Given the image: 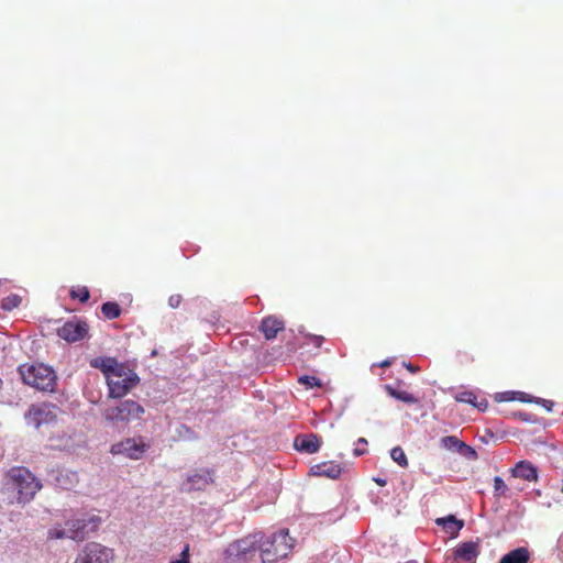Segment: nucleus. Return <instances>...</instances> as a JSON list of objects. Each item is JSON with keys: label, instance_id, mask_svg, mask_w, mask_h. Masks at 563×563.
<instances>
[{"label": "nucleus", "instance_id": "nucleus-1", "mask_svg": "<svg viewBox=\"0 0 563 563\" xmlns=\"http://www.w3.org/2000/svg\"><path fill=\"white\" fill-rule=\"evenodd\" d=\"M3 488L11 503H30L42 488L41 482L23 466L10 468L3 479Z\"/></svg>", "mask_w": 563, "mask_h": 563}, {"label": "nucleus", "instance_id": "nucleus-2", "mask_svg": "<svg viewBox=\"0 0 563 563\" xmlns=\"http://www.w3.org/2000/svg\"><path fill=\"white\" fill-rule=\"evenodd\" d=\"M19 373L24 384L41 391H54L56 386V374L51 366L43 363L19 366Z\"/></svg>", "mask_w": 563, "mask_h": 563}, {"label": "nucleus", "instance_id": "nucleus-3", "mask_svg": "<svg viewBox=\"0 0 563 563\" xmlns=\"http://www.w3.org/2000/svg\"><path fill=\"white\" fill-rule=\"evenodd\" d=\"M291 548L292 540L289 538L288 531L282 529L267 538H263L258 545V555L262 563H274L286 558Z\"/></svg>", "mask_w": 563, "mask_h": 563}, {"label": "nucleus", "instance_id": "nucleus-4", "mask_svg": "<svg viewBox=\"0 0 563 563\" xmlns=\"http://www.w3.org/2000/svg\"><path fill=\"white\" fill-rule=\"evenodd\" d=\"M144 413V408L134 400H123L118 406L108 408L103 411L104 419L117 427L121 423H128L131 420L139 419Z\"/></svg>", "mask_w": 563, "mask_h": 563}, {"label": "nucleus", "instance_id": "nucleus-5", "mask_svg": "<svg viewBox=\"0 0 563 563\" xmlns=\"http://www.w3.org/2000/svg\"><path fill=\"white\" fill-rule=\"evenodd\" d=\"M264 538L263 532L250 534L241 540L234 541L225 550L228 558L238 561H247L253 559L258 552V545Z\"/></svg>", "mask_w": 563, "mask_h": 563}, {"label": "nucleus", "instance_id": "nucleus-6", "mask_svg": "<svg viewBox=\"0 0 563 563\" xmlns=\"http://www.w3.org/2000/svg\"><path fill=\"white\" fill-rule=\"evenodd\" d=\"M140 383L137 374L125 367L123 376H113L107 379L110 398H121Z\"/></svg>", "mask_w": 563, "mask_h": 563}, {"label": "nucleus", "instance_id": "nucleus-7", "mask_svg": "<svg viewBox=\"0 0 563 563\" xmlns=\"http://www.w3.org/2000/svg\"><path fill=\"white\" fill-rule=\"evenodd\" d=\"M74 563H113V551L100 543H87Z\"/></svg>", "mask_w": 563, "mask_h": 563}, {"label": "nucleus", "instance_id": "nucleus-8", "mask_svg": "<svg viewBox=\"0 0 563 563\" xmlns=\"http://www.w3.org/2000/svg\"><path fill=\"white\" fill-rule=\"evenodd\" d=\"M148 448V444H146L141 438H128L113 444L110 452L113 455H122L132 460H139Z\"/></svg>", "mask_w": 563, "mask_h": 563}, {"label": "nucleus", "instance_id": "nucleus-9", "mask_svg": "<svg viewBox=\"0 0 563 563\" xmlns=\"http://www.w3.org/2000/svg\"><path fill=\"white\" fill-rule=\"evenodd\" d=\"M101 519L96 515L79 514L68 519L66 526L73 533L82 534V540L93 532L100 525Z\"/></svg>", "mask_w": 563, "mask_h": 563}, {"label": "nucleus", "instance_id": "nucleus-10", "mask_svg": "<svg viewBox=\"0 0 563 563\" xmlns=\"http://www.w3.org/2000/svg\"><path fill=\"white\" fill-rule=\"evenodd\" d=\"M27 426L38 429L42 424H48L55 419V415L46 405H32L24 415Z\"/></svg>", "mask_w": 563, "mask_h": 563}, {"label": "nucleus", "instance_id": "nucleus-11", "mask_svg": "<svg viewBox=\"0 0 563 563\" xmlns=\"http://www.w3.org/2000/svg\"><path fill=\"white\" fill-rule=\"evenodd\" d=\"M88 332V324L82 320H70L64 323L57 330V334L59 338L67 342H77L82 340Z\"/></svg>", "mask_w": 563, "mask_h": 563}, {"label": "nucleus", "instance_id": "nucleus-12", "mask_svg": "<svg viewBox=\"0 0 563 563\" xmlns=\"http://www.w3.org/2000/svg\"><path fill=\"white\" fill-rule=\"evenodd\" d=\"M213 482L212 473L209 470L200 468L188 475L181 484L183 492L203 490Z\"/></svg>", "mask_w": 563, "mask_h": 563}, {"label": "nucleus", "instance_id": "nucleus-13", "mask_svg": "<svg viewBox=\"0 0 563 563\" xmlns=\"http://www.w3.org/2000/svg\"><path fill=\"white\" fill-rule=\"evenodd\" d=\"M90 366L100 369L106 375V379L123 376L125 373V367L114 357H95L90 361Z\"/></svg>", "mask_w": 563, "mask_h": 563}, {"label": "nucleus", "instance_id": "nucleus-14", "mask_svg": "<svg viewBox=\"0 0 563 563\" xmlns=\"http://www.w3.org/2000/svg\"><path fill=\"white\" fill-rule=\"evenodd\" d=\"M294 445L299 452L313 454L319 451L321 440L316 433L298 434L295 438Z\"/></svg>", "mask_w": 563, "mask_h": 563}, {"label": "nucleus", "instance_id": "nucleus-15", "mask_svg": "<svg viewBox=\"0 0 563 563\" xmlns=\"http://www.w3.org/2000/svg\"><path fill=\"white\" fill-rule=\"evenodd\" d=\"M479 554L478 541H466L459 544L454 550V559L466 563H475Z\"/></svg>", "mask_w": 563, "mask_h": 563}, {"label": "nucleus", "instance_id": "nucleus-16", "mask_svg": "<svg viewBox=\"0 0 563 563\" xmlns=\"http://www.w3.org/2000/svg\"><path fill=\"white\" fill-rule=\"evenodd\" d=\"M342 473L340 464L334 462H323L316 464L310 468V474L313 476H324L331 479H336Z\"/></svg>", "mask_w": 563, "mask_h": 563}, {"label": "nucleus", "instance_id": "nucleus-17", "mask_svg": "<svg viewBox=\"0 0 563 563\" xmlns=\"http://www.w3.org/2000/svg\"><path fill=\"white\" fill-rule=\"evenodd\" d=\"M514 477L522 478L529 482L537 481V467L528 461H519L511 470Z\"/></svg>", "mask_w": 563, "mask_h": 563}, {"label": "nucleus", "instance_id": "nucleus-18", "mask_svg": "<svg viewBox=\"0 0 563 563\" xmlns=\"http://www.w3.org/2000/svg\"><path fill=\"white\" fill-rule=\"evenodd\" d=\"M284 329V323L276 318L267 317L263 319L261 330L267 340L276 338L277 333Z\"/></svg>", "mask_w": 563, "mask_h": 563}, {"label": "nucleus", "instance_id": "nucleus-19", "mask_svg": "<svg viewBox=\"0 0 563 563\" xmlns=\"http://www.w3.org/2000/svg\"><path fill=\"white\" fill-rule=\"evenodd\" d=\"M435 522L438 526H441L445 530V532L453 536H456L459 531L464 527V522L462 520L456 519V517L453 515L443 518H438Z\"/></svg>", "mask_w": 563, "mask_h": 563}, {"label": "nucleus", "instance_id": "nucleus-20", "mask_svg": "<svg viewBox=\"0 0 563 563\" xmlns=\"http://www.w3.org/2000/svg\"><path fill=\"white\" fill-rule=\"evenodd\" d=\"M529 558L530 554L526 548H517L505 554L499 563H528Z\"/></svg>", "mask_w": 563, "mask_h": 563}, {"label": "nucleus", "instance_id": "nucleus-21", "mask_svg": "<svg viewBox=\"0 0 563 563\" xmlns=\"http://www.w3.org/2000/svg\"><path fill=\"white\" fill-rule=\"evenodd\" d=\"M55 482L58 487L63 489H69L77 482V475L76 473L69 472L67 470H62L57 472Z\"/></svg>", "mask_w": 563, "mask_h": 563}, {"label": "nucleus", "instance_id": "nucleus-22", "mask_svg": "<svg viewBox=\"0 0 563 563\" xmlns=\"http://www.w3.org/2000/svg\"><path fill=\"white\" fill-rule=\"evenodd\" d=\"M385 389L390 397H393L397 400H400L406 404H417L418 402V399L413 395H411L407 391L397 390L394 387H391L390 385H386Z\"/></svg>", "mask_w": 563, "mask_h": 563}, {"label": "nucleus", "instance_id": "nucleus-23", "mask_svg": "<svg viewBox=\"0 0 563 563\" xmlns=\"http://www.w3.org/2000/svg\"><path fill=\"white\" fill-rule=\"evenodd\" d=\"M49 537L54 538V539L68 538V539L76 540V541H81L82 540V534L73 533L70 531L69 527H67L66 525L62 529H53V530H51L49 531Z\"/></svg>", "mask_w": 563, "mask_h": 563}, {"label": "nucleus", "instance_id": "nucleus-24", "mask_svg": "<svg viewBox=\"0 0 563 563\" xmlns=\"http://www.w3.org/2000/svg\"><path fill=\"white\" fill-rule=\"evenodd\" d=\"M441 446L445 450L460 452V448L462 446L463 441L457 439L454 435H446L441 439Z\"/></svg>", "mask_w": 563, "mask_h": 563}, {"label": "nucleus", "instance_id": "nucleus-25", "mask_svg": "<svg viewBox=\"0 0 563 563\" xmlns=\"http://www.w3.org/2000/svg\"><path fill=\"white\" fill-rule=\"evenodd\" d=\"M101 311L108 319H115L120 316L121 309L117 302L108 301L102 303Z\"/></svg>", "mask_w": 563, "mask_h": 563}, {"label": "nucleus", "instance_id": "nucleus-26", "mask_svg": "<svg viewBox=\"0 0 563 563\" xmlns=\"http://www.w3.org/2000/svg\"><path fill=\"white\" fill-rule=\"evenodd\" d=\"M22 299L16 294H11L2 299L1 307L5 311H11L15 308H18L21 303Z\"/></svg>", "mask_w": 563, "mask_h": 563}, {"label": "nucleus", "instance_id": "nucleus-27", "mask_svg": "<svg viewBox=\"0 0 563 563\" xmlns=\"http://www.w3.org/2000/svg\"><path fill=\"white\" fill-rule=\"evenodd\" d=\"M390 457L394 462H396L401 467L408 466V460L404 452V450L400 446H395L390 451Z\"/></svg>", "mask_w": 563, "mask_h": 563}, {"label": "nucleus", "instance_id": "nucleus-28", "mask_svg": "<svg viewBox=\"0 0 563 563\" xmlns=\"http://www.w3.org/2000/svg\"><path fill=\"white\" fill-rule=\"evenodd\" d=\"M518 399L521 400V401H525V402H537V404H542L547 411H551L552 410V406H553V402L550 401V400H545V399H542V398H534V397H531V396H528L527 394L525 393H518Z\"/></svg>", "mask_w": 563, "mask_h": 563}, {"label": "nucleus", "instance_id": "nucleus-29", "mask_svg": "<svg viewBox=\"0 0 563 563\" xmlns=\"http://www.w3.org/2000/svg\"><path fill=\"white\" fill-rule=\"evenodd\" d=\"M462 456H464L465 459L467 460H477V452L475 451L474 448L467 445L466 443H462V446L460 448V452H459Z\"/></svg>", "mask_w": 563, "mask_h": 563}, {"label": "nucleus", "instance_id": "nucleus-30", "mask_svg": "<svg viewBox=\"0 0 563 563\" xmlns=\"http://www.w3.org/2000/svg\"><path fill=\"white\" fill-rule=\"evenodd\" d=\"M507 490V485L505 484L504 479L500 476L494 477V493L495 496L500 497L505 495Z\"/></svg>", "mask_w": 563, "mask_h": 563}, {"label": "nucleus", "instance_id": "nucleus-31", "mask_svg": "<svg viewBox=\"0 0 563 563\" xmlns=\"http://www.w3.org/2000/svg\"><path fill=\"white\" fill-rule=\"evenodd\" d=\"M298 382L300 384L306 385L307 387H310V388H312V387H320L321 386L320 379L314 377V376H307V375H305V376L299 377Z\"/></svg>", "mask_w": 563, "mask_h": 563}, {"label": "nucleus", "instance_id": "nucleus-32", "mask_svg": "<svg viewBox=\"0 0 563 563\" xmlns=\"http://www.w3.org/2000/svg\"><path fill=\"white\" fill-rule=\"evenodd\" d=\"M455 399L459 402H466V404H474V400H476V397L471 391H462L455 395Z\"/></svg>", "mask_w": 563, "mask_h": 563}, {"label": "nucleus", "instance_id": "nucleus-33", "mask_svg": "<svg viewBox=\"0 0 563 563\" xmlns=\"http://www.w3.org/2000/svg\"><path fill=\"white\" fill-rule=\"evenodd\" d=\"M70 296L73 298H78L81 302H86L90 297L89 290L86 287L80 288L78 290V292L75 290H71Z\"/></svg>", "mask_w": 563, "mask_h": 563}, {"label": "nucleus", "instance_id": "nucleus-34", "mask_svg": "<svg viewBox=\"0 0 563 563\" xmlns=\"http://www.w3.org/2000/svg\"><path fill=\"white\" fill-rule=\"evenodd\" d=\"M514 395L515 393L511 391L498 393L496 394L495 399L497 401H510L515 399V397H512ZM516 395H518V393H516Z\"/></svg>", "mask_w": 563, "mask_h": 563}, {"label": "nucleus", "instance_id": "nucleus-35", "mask_svg": "<svg viewBox=\"0 0 563 563\" xmlns=\"http://www.w3.org/2000/svg\"><path fill=\"white\" fill-rule=\"evenodd\" d=\"M181 297L180 295H173L168 299V305L170 308H177L180 305Z\"/></svg>", "mask_w": 563, "mask_h": 563}, {"label": "nucleus", "instance_id": "nucleus-36", "mask_svg": "<svg viewBox=\"0 0 563 563\" xmlns=\"http://www.w3.org/2000/svg\"><path fill=\"white\" fill-rule=\"evenodd\" d=\"M518 417L525 422H536V419L532 418V415L528 412H519Z\"/></svg>", "mask_w": 563, "mask_h": 563}, {"label": "nucleus", "instance_id": "nucleus-37", "mask_svg": "<svg viewBox=\"0 0 563 563\" xmlns=\"http://www.w3.org/2000/svg\"><path fill=\"white\" fill-rule=\"evenodd\" d=\"M474 407L478 408L479 410L484 411L486 410L487 406H488V402L487 400H482L479 402H477L476 400H474V404H473Z\"/></svg>", "mask_w": 563, "mask_h": 563}, {"label": "nucleus", "instance_id": "nucleus-38", "mask_svg": "<svg viewBox=\"0 0 563 563\" xmlns=\"http://www.w3.org/2000/svg\"><path fill=\"white\" fill-rule=\"evenodd\" d=\"M188 555H189V545H186L185 549L181 552V558L180 559H187L188 560Z\"/></svg>", "mask_w": 563, "mask_h": 563}, {"label": "nucleus", "instance_id": "nucleus-39", "mask_svg": "<svg viewBox=\"0 0 563 563\" xmlns=\"http://www.w3.org/2000/svg\"><path fill=\"white\" fill-rule=\"evenodd\" d=\"M406 367H407V369H408V371H410L411 373H416V372H418V369H419L418 367L413 366V365H412V364H410V363H409V364H406Z\"/></svg>", "mask_w": 563, "mask_h": 563}, {"label": "nucleus", "instance_id": "nucleus-40", "mask_svg": "<svg viewBox=\"0 0 563 563\" xmlns=\"http://www.w3.org/2000/svg\"><path fill=\"white\" fill-rule=\"evenodd\" d=\"M374 481H375L379 486H385V485H386V479H384V478H374Z\"/></svg>", "mask_w": 563, "mask_h": 563}, {"label": "nucleus", "instance_id": "nucleus-41", "mask_svg": "<svg viewBox=\"0 0 563 563\" xmlns=\"http://www.w3.org/2000/svg\"><path fill=\"white\" fill-rule=\"evenodd\" d=\"M364 453H365V451H364V450H361V448H356V449H354V454H355L356 456L363 455Z\"/></svg>", "mask_w": 563, "mask_h": 563}, {"label": "nucleus", "instance_id": "nucleus-42", "mask_svg": "<svg viewBox=\"0 0 563 563\" xmlns=\"http://www.w3.org/2000/svg\"><path fill=\"white\" fill-rule=\"evenodd\" d=\"M390 364H391V361H390V360H385V361H383V362L379 364V366H380V367H387V366H389Z\"/></svg>", "mask_w": 563, "mask_h": 563}, {"label": "nucleus", "instance_id": "nucleus-43", "mask_svg": "<svg viewBox=\"0 0 563 563\" xmlns=\"http://www.w3.org/2000/svg\"><path fill=\"white\" fill-rule=\"evenodd\" d=\"M323 338L322 336H314L316 345L319 347L321 345Z\"/></svg>", "mask_w": 563, "mask_h": 563}, {"label": "nucleus", "instance_id": "nucleus-44", "mask_svg": "<svg viewBox=\"0 0 563 563\" xmlns=\"http://www.w3.org/2000/svg\"><path fill=\"white\" fill-rule=\"evenodd\" d=\"M170 563H188V560L187 559H178V560L172 561Z\"/></svg>", "mask_w": 563, "mask_h": 563}, {"label": "nucleus", "instance_id": "nucleus-45", "mask_svg": "<svg viewBox=\"0 0 563 563\" xmlns=\"http://www.w3.org/2000/svg\"><path fill=\"white\" fill-rule=\"evenodd\" d=\"M357 443H358V444H367V440H366L365 438H360V439L357 440Z\"/></svg>", "mask_w": 563, "mask_h": 563}, {"label": "nucleus", "instance_id": "nucleus-46", "mask_svg": "<svg viewBox=\"0 0 563 563\" xmlns=\"http://www.w3.org/2000/svg\"><path fill=\"white\" fill-rule=\"evenodd\" d=\"M2 387H3V382L2 379L0 378V391L2 390ZM2 395L0 394V401H2Z\"/></svg>", "mask_w": 563, "mask_h": 563}]
</instances>
